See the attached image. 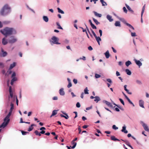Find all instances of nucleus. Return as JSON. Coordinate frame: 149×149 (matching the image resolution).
<instances>
[{
    "label": "nucleus",
    "instance_id": "53",
    "mask_svg": "<svg viewBox=\"0 0 149 149\" xmlns=\"http://www.w3.org/2000/svg\"><path fill=\"white\" fill-rule=\"evenodd\" d=\"M99 33L100 34V36L101 37L102 36V31L101 30H99Z\"/></svg>",
    "mask_w": 149,
    "mask_h": 149
},
{
    "label": "nucleus",
    "instance_id": "9",
    "mask_svg": "<svg viewBox=\"0 0 149 149\" xmlns=\"http://www.w3.org/2000/svg\"><path fill=\"white\" fill-rule=\"evenodd\" d=\"M102 102L103 103H105L108 107H112V105L110 102L105 100H103Z\"/></svg>",
    "mask_w": 149,
    "mask_h": 149
},
{
    "label": "nucleus",
    "instance_id": "61",
    "mask_svg": "<svg viewBox=\"0 0 149 149\" xmlns=\"http://www.w3.org/2000/svg\"><path fill=\"white\" fill-rule=\"evenodd\" d=\"M16 74L15 72H13L12 75V77H15Z\"/></svg>",
    "mask_w": 149,
    "mask_h": 149
},
{
    "label": "nucleus",
    "instance_id": "42",
    "mask_svg": "<svg viewBox=\"0 0 149 149\" xmlns=\"http://www.w3.org/2000/svg\"><path fill=\"white\" fill-rule=\"evenodd\" d=\"M88 90L87 87L86 88L84 89V94H88Z\"/></svg>",
    "mask_w": 149,
    "mask_h": 149
},
{
    "label": "nucleus",
    "instance_id": "30",
    "mask_svg": "<svg viewBox=\"0 0 149 149\" xmlns=\"http://www.w3.org/2000/svg\"><path fill=\"white\" fill-rule=\"evenodd\" d=\"M100 1L102 3L103 6H107V5L106 2L104 1V0H100Z\"/></svg>",
    "mask_w": 149,
    "mask_h": 149
},
{
    "label": "nucleus",
    "instance_id": "5",
    "mask_svg": "<svg viewBox=\"0 0 149 149\" xmlns=\"http://www.w3.org/2000/svg\"><path fill=\"white\" fill-rule=\"evenodd\" d=\"M140 123L142 126L144 130L148 132H149V129L146 124L144 123L142 121H140Z\"/></svg>",
    "mask_w": 149,
    "mask_h": 149
},
{
    "label": "nucleus",
    "instance_id": "21",
    "mask_svg": "<svg viewBox=\"0 0 149 149\" xmlns=\"http://www.w3.org/2000/svg\"><path fill=\"white\" fill-rule=\"evenodd\" d=\"M114 25L116 26L121 27V24L119 21H116L114 24Z\"/></svg>",
    "mask_w": 149,
    "mask_h": 149
},
{
    "label": "nucleus",
    "instance_id": "4",
    "mask_svg": "<svg viewBox=\"0 0 149 149\" xmlns=\"http://www.w3.org/2000/svg\"><path fill=\"white\" fill-rule=\"evenodd\" d=\"M52 41H50V42H52L53 43L56 44H60L61 43L58 42L59 39L55 36H53L52 38Z\"/></svg>",
    "mask_w": 149,
    "mask_h": 149
},
{
    "label": "nucleus",
    "instance_id": "1",
    "mask_svg": "<svg viewBox=\"0 0 149 149\" xmlns=\"http://www.w3.org/2000/svg\"><path fill=\"white\" fill-rule=\"evenodd\" d=\"M0 31L6 37L13 34H15L16 33V30L14 29L11 28L6 27L3 29L1 30Z\"/></svg>",
    "mask_w": 149,
    "mask_h": 149
},
{
    "label": "nucleus",
    "instance_id": "3",
    "mask_svg": "<svg viewBox=\"0 0 149 149\" xmlns=\"http://www.w3.org/2000/svg\"><path fill=\"white\" fill-rule=\"evenodd\" d=\"M11 113H12L11 112H9L8 114L4 119L3 122L0 126V128L2 127L4 128L7 125L10 121V119H9V118L11 116Z\"/></svg>",
    "mask_w": 149,
    "mask_h": 149
},
{
    "label": "nucleus",
    "instance_id": "26",
    "mask_svg": "<svg viewBox=\"0 0 149 149\" xmlns=\"http://www.w3.org/2000/svg\"><path fill=\"white\" fill-rule=\"evenodd\" d=\"M132 64L131 62L130 61H126L125 63V65L127 67L129 66V65Z\"/></svg>",
    "mask_w": 149,
    "mask_h": 149
},
{
    "label": "nucleus",
    "instance_id": "20",
    "mask_svg": "<svg viewBox=\"0 0 149 149\" xmlns=\"http://www.w3.org/2000/svg\"><path fill=\"white\" fill-rule=\"evenodd\" d=\"M58 110H54L53 111L52 115L50 116V117H52V116H54L56 115L57 113V111Z\"/></svg>",
    "mask_w": 149,
    "mask_h": 149
},
{
    "label": "nucleus",
    "instance_id": "51",
    "mask_svg": "<svg viewBox=\"0 0 149 149\" xmlns=\"http://www.w3.org/2000/svg\"><path fill=\"white\" fill-rule=\"evenodd\" d=\"M123 9L124 12L126 13H127V10L126 8L125 7H123Z\"/></svg>",
    "mask_w": 149,
    "mask_h": 149
},
{
    "label": "nucleus",
    "instance_id": "13",
    "mask_svg": "<svg viewBox=\"0 0 149 149\" xmlns=\"http://www.w3.org/2000/svg\"><path fill=\"white\" fill-rule=\"evenodd\" d=\"M96 40L98 44L99 45H100V42L101 40V39L100 38V37H97V36L95 37Z\"/></svg>",
    "mask_w": 149,
    "mask_h": 149
},
{
    "label": "nucleus",
    "instance_id": "39",
    "mask_svg": "<svg viewBox=\"0 0 149 149\" xmlns=\"http://www.w3.org/2000/svg\"><path fill=\"white\" fill-rule=\"evenodd\" d=\"M127 100L129 102V103L131 104L132 105V106H133V107H134L135 106V105H134V104L130 100V99L129 98H127Z\"/></svg>",
    "mask_w": 149,
    "mask_h": 149
},
{
    "label": "nucleus",
    "instance_id": "16",
    "mask_svg": "<svg viewBox=\"0 0 149 149\" xmlns=\"http://www.w3.org/2000/svg\"><path fill=\"white\" fill-rule=\"evenodd\" d=\"M60 94L61 95H65V92L63 88H61L59 91Z\"/></svg>",
    "mask_w": 149,
    "mask_h": 149
},
{
    "label": "nucleus",
    "instance_id": "55",
    "mask_svg": "<svg viewBox=\"0 0 149 149\" xmlns=\"http://www.w3.org/2000/svg\"><path fill=\"white\" fill-rule=\"evenodd\" d=\"M107 81L108 82H109V83H112V81L110 79H107Z\"/></svg>",
    "mask_w": 149,
    "mask_h": 149
},
{
    "label": "nucleus",
    "instance_id": "19",
    "mask_svg": "<svg viewBox=\"0 0 149 149\" xmlns=\"http://www.w3.org/2000/svg\"><path fill=\"white\" fill-rule=\"evenodd\" d=\"M105 55L106 58H108L110 56V54H109V51L108 50H107L106 52L105 53Z\"/></svg>",
    "mask_w": 149,
    "mask_h": 149
},
{
    "label": "nucleus",
    "instance_id": "12",
    "mask_svg": "<svg viewBox=\"0 0 149 149\" xmlns=\"http://www.w3.org/2000/svg\"><path fill=\"white\" fill-rule=\"evenodd\" d=\"M117 17L119 20L122 22L124 24H126L127 23L125 19L124 18L120 17L118 16H117Z\"/></svg>",
    "mask_w": 149,
    "mask_h": 149
},
{
    "label": "nucleus",
    "instance_id": "32",
    "mask_svg": "<svg viewBox=\"0 0 149 149\" xmlns=\"http://www.w3.org/2000/svg\"><path fill=\"white\" fill-rule=\"evenodd\" d=\"M125 72L126 73L129 75H130L131 74V71L128 69H126L125 70Z\"/></svg>",
    "mask_w": 149,
    "mask_h": 149
},
{
    "label": "nucleus",
    "instance_id": "41",
    "mask_svg": "<svg viewBox=\"0 0 149 149\" xmlns=\"http://www.w3.org/2000/svg\"><path fill=\"white\" fill-rule=\"evenodd\" d=\"M57 9L58 11V12L59 13H61V14H64V12L63 11L61 10L59 8H58Z\"/></svg>",
    "mask_w": 149,
    "mask_h": 149
},
{
    "label": "nucleus",
    "instance_id": "10",
    "mask_svg": "<svg viewBox=\"0 0 149 149\" xmlns=\"http://www.w3.org/2000/svg\"><path fill=\"white\" fill-rule=\"evenodd\" d=\"M121 131L122 132L125 134H127L128 133V131L126 130V126L125 125H124V126L123 127Z\"/></svg>",
    "mask_w": 149,
    "mask_h": 149
},
{
    "label": "nucleus",
    "instance_id": "56",
    "mask_svg": "<svg viewBox=\"0 0 149 149\" xmlns=\"http://www.w3.org/2000/svg\"><path fill=\"white\" fill-rule=\"evenodd\" d=\"M92 106H91L90 107H89L86 108V110H90V109H91L92 108Z\"/></svg>",
    "mask_w": 149,
    "mask_h": 149
},
{
    "label": "nucleus",
    "instance_id": "54",
    "mask_svg": "<svg viewBox=\"0 0 149 149\" xmlns=\"http://www.w3.org/2000/svg\"><path fill=\"white\" fill-rule=\"evenodd\" d=\"M17 80V78L16 77H13V78L11 80H12V81H13L14 82L15 81H16Z\"/></svg>",
    "mask_w": 149,
    "mask_h": 149
},
{
    "label": "nucleus",
    "instance_id": "22",
    "mask_svg": "<svg viewBox=\"0 0 149 149\" xmlns=\"http://www.w3.org/2000/svg\"><path fill=\"white\" fill-rule=\"evenodd\" d=\"M95 98L94 101L96 102H97L98 101L100 100V99L99 96H96Z\"/></svg>",
    "mask_w": 149,
    "mask_h": 149
},
{
    "label": "nucleus",
    "instance_id": "37",
    "mask_svg": "<svg viewBox=\"0 0 149 149\" xmlns=\"http://www.w3.org/2000/svg\"><path fill=\"white\" fill-rule=\"evenodd\" d=\"M34 125V124H32L31 125V126L30 127H29V128L28 129V131L29 132L31 131L33 129V127Z\"/></svg>",
    "mask_w": 149,
    "mask_h": 149
},
{
    "label": "nucleus",
    "instance_id": "2",
    "mask_svg": "<svg viewBox=\"0 0 149 149\" xmlns=\"http://www.w3.org/2000/svg\"><path fill=\"white\" fill-rule=\"evenodd\" d=\"M10 8L8 4H6L1 10L0 13L2 15H5L10 13Z\"/></svg>",
    "mask_w": 149,
    "mask_h": 149
},
{
    "label": "nucleus",
    "instance_id": "63",
    "mask_svg": "<svg viewBox=\"0 0 149 149\" xmlns=\"http://www.w3.org/2000/svg\"><path fill=\"white\" fill-rule=\"evenodd\" d=\"M78 130L79 131V133L80 134V133L81 132V127L80 126H79L78 128Z\"/></svg>",
    "mask_w": 149,
    "mask_h": 149
},
{
    "label": "nucleus",
    "instance_id": "33",
    "mask_svg": "<svg viewBox=\"0 0 149 149\" xmlns=\"http://www.w3.org/2000/svg\"><path fill=\"white\" fill-rule=\"evenodd\" d=\"M125 6L127 8V9L130 11H131L132 13L134 12V11L133 10H132L131 8H130V7L127 4H125Z\"/></svg>",
    "mask_w": 149,
    "mask_h": 149
},
{
    "label": "nucleus",
    "instance_id": "52",
    "mask_svg": "<svg viewBox=\"0 0 149 149\" xmlns=\"http://www.w3.org/2000/svg\"><path fill=\"white\" fill-rule=\"evenodd\" d=\"M72 86V84L71 82H69L67 86V87L68 88H70V87H71Z\"/></svg>",
    "mask_w": 149,
    "mask_h": 149
},
{
    "label": "nucleus",
    "instance_id": "60",
    "mask_svg": "<svg viewBox=\"0 0 149 149\" xmlns=\"http://www.w3.org/2000/svg\"><path fill=\"white\" fill-rule=\"evenodd\" d=\"M111 48L114 53H116L117 52L116 50L113 47H112Z\"/></svg>",
    "mask_w": 149,
    "mask_h": 149
},
{
    "label": "nucleus",
    "instance_id": "31",
    "mask_svg": "<svg viewBox=\"0 0 149 149\" xmlns=\"http://www.w3.org/2000/svg\"><path fill=\"white\" fill-rule=\"evenodd\" d=\"M111 139L112 140H113V141H120V140L117 139V138H116L115 137V136H111Z\"/></svg>",
    "mask_w": 149,
    "mask_h": 149
},
{
    "label": "nucleus",
    "instance_id": "27",
    "mask_svg": "<svg viewBox=\"0 0 149 149\" xmlns=\"http://www.w3.org/2000/svg\"><path fill=\"white\" fill-rule=\"evenodd\" d=\"M16 65V63L15 62H14L13 64H11L10 65L9 69H12Z\"/></svg>",
    "mask_w": 149,
    "mask_h": 149
},
{
    "label": "nucleus",
    "instance_id": "8",
    "mask_svg": "<svg viewBox=\"0 0 149 149\" xmlns=\"http://www.w3.org/2000/svg\"><path fill=\"white\" fill-rule=\"evenodd\" d=\"M139 105L140 107L144 108V101L142 100H139Z\"/></svg>",
    "mask_w": 149,
    "mask_h": 149
},
{
    "label": "nucleus",
    "instance_id": "35",
    "mask_svg": "<svg viewBox=\"0 0 149 149\" xmlns=\"http://www.w3.org/2000/svg\"><path fill=\"white\" fill-rule=\"evenodd\" d=\"M136 83L139 85H141L142 84V83L141 81L140 80L138 79L136 80Z\"/></svg>",
    "mask_w": 149,
    "mask_h": 149
},
{
    "label": "nucleus",
    "instance_id": "40",
    "mask_svg": "<svg viewBox=\"0 0 149 149\" xmlns=\"http://www.w3.org/2000/svg\"><path fill=\"white\" fill-rule=\"evenodd\" d=\"M101 76L98 74H97V73H95V78H98L101 77Z\"/></svg>",
    "mask_w": 149,
    "mask_h": 149
},
{
    "label": "nucleus",
    "instance_id": "64",
    "mask_svg": "<svg viewBox=\"0 0 149 149\" xmlns=\"http://www.w3.org/2000/svg\"><path fill=\"white\" fill-rule=\"evenodd\" d=\"M53 100H58V97L56 96H54L53 97Z\"/></svg>",
    "mask_w": 149,
    "mask_h": 149
},
{
    "label": "nucleus",
    "instance_id": "25",
    "mask_svg": "<svg viewBox=\"0 0 149 149\" xmlns=\"http://www.w3.org/2000/svg\"><path fill=\"white\" fill-rule=\"evenodd\" d=\"M43 20L46 22H47L49 21L48 18L46 16H43Z\"/></svg>",
    "mask_w": 149,
    "mask_h": 149
},
{
    "label": "nucleus",
    "instance_id": "47",
    "mask_svg": "<svg viewBox=\"0 0 149 149\" xmlns=\"http://www.w3.org/2000/svg\"><path fill=\"white\" fill-rule=\"evenodd\" d=\"M131 35L132 37H135L136 36V33L135 32H131Z\"/></svg>",
    "mask_w": 149,
    "mask_h": 149
},
{
    "label": "nucleus",
    "instance_id": "7",
    "mask_svg": "<svg viewBox=\"0 0 149 149\" xmlns=\"http://www.w3.org/2000/svg\"><path fill=\"white\" fill-rule=\"evenodd\" d=\"M136 64L140 68L142 65V63L140 60H137L136 59L134 60Z\"/></svg>",
    "mask_w": 149,
    "mask_h": 149
},
{
    "label": "nucleus",
    "instance_id": "49",
    "mask_svg": "<svg viewBox=\"0 0 149 149\" xmlns=\"http://www.w3.org/2000/svg\"><path fill=\"white\" fill-rule=\"evenodd\" d=\"M91 31L94 36L95 37V36H96V35L94 32L93 31V30L92 29H91Z\"/></svg>",
    "mask_w": 149,
    "mask_h": 149
},
{
    "label": "nucleus",
    "instance_id": "11",
    "mask_svg": "<svg viewBox=\"0 0 149 149\" xmlns=\"http://www.w3.org/2000/svg\"><path fill=\"white\" fill-rule=\"evenodd\" d=\"M106 17L107 19L110 22H112L113 21V19L112 18V17L110 15H107Z\"/></svg>",
    "mask_w": 149,
    "mask_h": 149
},
{
    "label": "nucleus",
    "instance_id": "59",
    "mask_svg": "<svg viewBox=\"0 0 149 149\" xmlns=\"http://www.w3.org/2000/svg\"><path fill=\"white\" fill-rule=\"evenodd\" d=\"M88 49L90 51H91L93 50V48L91 46H89L88 47Z\"/></svg>",
    "mask_w": 149,
    "mask_h": 149
},
{
    "label": "nucleus",
    "instance_id": "38",
    "mask_svg": "<svg viewBox=\"0 0 149 149\" xmlns=\"http://www.w3.org/2000/svg\"><path fill=\"white\" fill-rule=\"evenodd\" d=\"M93 19L97 25L100 24V23L99 22L97 19H95L94 18H93Z\"/></svg>",
    "mask_w": 149,
    "mask_h": 149
},
{
    "label": "nucleus",
    "instance_id": "14",
    "mask_svg": "<svg viewBox=\"0 0 149 149\" xmlns=\"http://www.w3.org/2000/svg\"><path fill=\"white\" fill-rule=\"evenodd\" d=\"M1 52H2V55H1V56L5 57L7 55V53L6 52L4 51L3 49L1 48Z\"/></svg>",
    "mask_w": 149,
    "mask_h": 149
},
{
    "label": "nucleus",
    "instance_id": "18",
    "mask_svg": "<svg viewBox=\"0 0 149 149\" xmlns=\"http://www.w3.org/2000/svg\"><path fill=\"white\" fill-rule=\"evenodd\" d=\"M71 144L73 145V146H70V147L72 148H75L76 146L77 143L74 142V141H72L71 142Z\"/></svg>",
    "mask_w": 149,
    "mask_h": 149
},
{
    "label": "nucleus",
    "instance_id": "62",
    "mask_svg": "<svg viewBox=\"0 0 149 149\" xmlns=\"http://www.w3.org/2000/svg\"><path fill=\"white\" fill-rule=\"evenodd\" d=\"M126 25L130 28H131L132 26L130 24L128 23L126 24Z\"/></svg>",
    "mask_w": 149,
    "mask_h": 149
},
{
    "label": "nucleus",
    "instance_id": "44",
    "mask_svg": "<svg viewBox=\"0 0 149 149\" xmlns=\"http://www.w3.org/2000/svg\"><path fill=\"white\" fill-rule=\"evenodd\" d=\"M119 100H120V102H121V103L123 105H125V103H124V102L123 101V100L122 99H121V98H119Z\"/></svg>",
    "mask_w": 149,
    "mask_h": 149
},
{
    "label": "nucleus",
    "instance_id": "43",
    "mask_svg": "<svg viewBox=\"0 0 149 149\" xmlns=\"http://www.w3.org/2000/svg\"><path fill=\"white\" fill-rule=\"evenodd\" d=\"M56 24L58 26V28L60 29H63L62 28L61 26L59 23L58 22H56Z\"/></svg>",
    "mask_w": 149,
    "mask_h": 149
},
{
    "label": "nucleus",
    "instance_id": "28",
    "mask_svg": "<svg viewBox=\"0 0 149 149\" xmlns=\"http://www.w3.org/2000/svg\"><path fill=\"white\" fill-rule=\"evenodd\" d=\"M11 107L10 110V112L12 113L13 109H14V104H13L11 102L10 104Z\"/></svg>",
    "mask_w": 149,
    "mask_h": 149
},
{
    "label": "nucleus",
    "instance_id": "24",
    "mask_svg": "<svg viewBox=\"0 0 149 149\" xmlns=\"http://www.w3.org/2000/svg\"><path fill=\"white\" fill-rule=\"evenodd\" d=\"M2 43L4 45H6L8 43V42L5 38H3V39Z\"/></svg>",
    "mask_w": 149,
    "mask_h": 149
},
{
    "label": "nucleus",
    "instance_id": "36",
    "mask_svg": "<svg viewBox=\"0 0 149 149\" xmlns=\"http://www.w3.org/2000/svg\"><path fill=\"white\" fill-rule=\"evenodd\" d=\"M34 133L36 135L38 136H41V134H40V132H39L37 130H36Z\"/></svg>",
    "mask_w": 149,
    "mask_h": 149
},
{
    "label": "nucleus",
    "instance_id": "15",
    "mask_svg": "<svg viewBox=\"0 0 149 149\" xmlns=\"http://www.w3.org/2000/svg\"><path fill=\"white\" fill-rule=\"evenodd\" d=\"M9 91L10 93V95L11 98H12L13 97V92L12 91L11 87L10 86L9 88Z\"/></svg>",
    "mask_w": 149,
    "mask_h": 149
},
{
    "label": "nucleus",
    "instance_id": "46",
    "mask_svg": "<svg viewBox=\"0 0 149 149\" xmlns=\"http://www.w3.org/2000/svg\"><path fill=\"white\" fill-rule=\"evenodd\" d=\"M112 128L113 129L115 130H117L118 129V127H116V125H113L112 126Z\"/></svg>",
    "mask_w": 149,
    "mask_h": 149
},
{
    "label": "nucleus",
    "instance_id": "45",
    "mask_svg": "<svg viewBox=\"0 0 149 149\" xmlns=\"http://www.w3.org/2000/svg\"><path fill=\"white\" fill-rule=\"evenodd\" d=\"M91 25L93 29H97L96 27L93 24H91Z\"/></svg>",
    "mask_w": 149,
    "mask_h": 149
},
{
    "label": "nucleus",
    "instance_id": "29",
    "mask_svg": "<svg viewBox=\"0 0 149 149\" xmlns=\"http://www.w3.org/2000/svg\"><path fill=\"white\" fill-rule=\"evenodd\" d=\"M145 6H146V5L145 4L143 6V7L142 8V11H141V17H142L143 13L144 12V10H145Z\"/></svg>",
    "mask_w": 149,
    "mask_h": 149
},
{
    "label": "nucleus",
    "instance_id": "57",
    "mask_svg": "<svg viewBox=\"0 0 149 149\" xmlns=\"http://www.w3.org/2000/svg\"><path fill=\"white\" fill-rule=\"evenodd\" d=\"M116 75L117 76H118L120 75V74L118 71H116Z\"/></svg>",
    "mask_w": 149,
    "mask_h": 149
},
{
    "label": "nucleus",
    "instance_id": "34",
    "mask_svg": "<svg viewBox=\"0 0 149 149\" xmlns=\"http://www.w3.org/2000/svg\"><path fill=\"white\" fill-rule=\"evenodd\" d=\"M64 115H65L66 116H65L63 115L62 114L60 115V116L61 117H64L66 119H68L69 118V117L67 114H64Z\"/></svg>",
    "mask_w": 149,
    "mask_h": 149
},
{
    "label": "nucleus",
    "instance_id": "6",
    "mask_svg": "<svg viewBox=\"0 0 149 149\" xmlns=\"http://www.w3.org/2000/svg\"><path fill=\"white\" fill-rule=\"evenodd\" d=\"M17 41V39L15 38L13 36H11L10 37V39L8 40V42L10 43H13Z\"/></svg>",
    "mask_w": 149,
    "mask_h": 149
},
{
    "label": "nucleus",
    "instance_id": "23",
    "mask_svg": "<svg viewBox=\"0 0 149 149\" xmlns=\"http://www.w3.org/2000/svg\"><path fill=\"white\" fill-rule=\"evenodd\" d=\"M93 12L94 13L95 15L96 16L98 17H101L102 15L101 14L98 13L97 12L95 11H93Z\"/></svg>",
    "mask_w": 149,
    "mask_h": 149
},
{
    "label": "nucleus",
    "instance_id": "58",
    "mask_svg": "<svg viewBox=\"0 0 149 149\" xmlns=\"http://www.w3.org/2000/svg\"><path fill=\"white\" fill-rule=\"evenodd\" d=\"M73 82L75 84H76L77 82V79H74L73 80Z\"/></svg>",
    "mask_w": 149,
    "mask_h": 149
},
{
    "label": "nucleus",
    "instance_id": "50",
    "mask_svg": "<svg viewBox=\"0 0 149 149\" xmlns=\"http://www.w3.org/2000/svg\"><path fill=\"white\" fill-rule=\"evenodd\" d=\"M76 106L77 108H79L80 107V104L79 102H78L76 104Z\"/></svg>",
    "mask_w": 149,
    "mask_h": 149
},
{
    "label": "nucleus",
    "instance_id": "48",
    "mask_svg": "<svg viewBox=\"0 0 149 149\" xmlns=\"http://www.w3.org/2000/svg\"><path fill=\"white\" fill-rule=\"evenodd\" d=\"M21 132L23 135H25L26 134L29 133L28 132H25L24 131H21Z\"/></svg>",
    "mask_w": 149,
    "mask_h": 149
},
{
    "label": "nucleus",
    "instance_id": "17",
    "mask_svg": "<svg viewBox=\"0 0 149 149\" xmlns=\"http://www.w3.org/2000/svg\"><path fill=\"white\" fill-rule=\"evenodd\" d=\"M121 140L123 141H124V142H125L126 144L130 148H131L132 149H133V148L132 147L130 144L129 142L128 141H127V140L124 141L123 140Z\"/></svg>",
    "mask_w": 149,
    "mask_h": 149
}]
</instances>
